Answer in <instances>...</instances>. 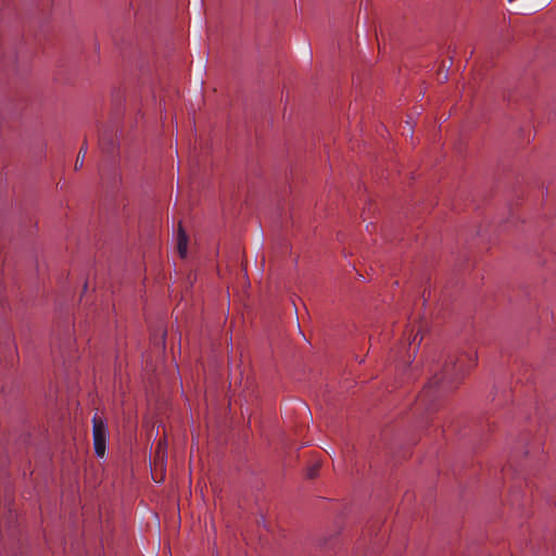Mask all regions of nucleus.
Returning <instances> with one entry per match:
<instances>
[{
  "mask_svg": "<svg viewBox=\"0 0 556 556\" xmlns=\"http://www.w3.org/2000/svg\"><path fill=\"white\" fill-rule=\"evenodd\" d=\"M477 364V354L462 352L450 355L439 371H435L422 392V400L431 397L434 392L448 391L458 386L465 375Z\"/></svg>",
  "mask_w": 556,
  "mask_h": 556,
  "instance_id": "nucleus-1",
  "label": "nucleus"
},
{
  "mask_svg": "<svg viewBox=\"0 0 556 556\" xmlns=\"http://www.w3.org/2000/svg\"><path fill=\"white\" fill-rule=\"evenodd\" d=\"M92 424L94 452L98 456L102 457L104 456L106 448V426L98 415L93 416Z\"/></svg>",
  "mask_w": 556,
  "mask_h": 556,
  "instance_id": "nucleus-2",
  "label": "nucleus"
},
{
  "mask_svg": "<svg viewBox=\"0 0 556 556\" xmlns=\"http://www.w3.org/2000/svg\"><path fill=\"white\" fill-rule=\"evenodd\" d=\"M188 249V236L184 230L182 226L179 225L178 236H177V250L181 257H186Z\"/></svg>",
  "mask_w": 556,
  "mask_h": 556,
  "instance_id": "nucleus-3",
  "label": "nucleus"
},
{
  "mask_svg": "<svg viewBox=\"0 0 556 556\" xmlns=\"http://www.w3.org/2000/svg\"><path fill=\"white\" fill-rule=\"evenodd\" d=\"M86 153H87V146L84 144L79 152H78V155H77V159H76V162H75V169H79L83 167V164H84V161H85V156H86Z\"/></svg>",
  "mask_w": 556,
  "mask_h": 556,
  "instance_id": "nucleus-4",
  "label": "nucleus"
},
{
  "mask_svg": "<svg viewBox=\"0 0 556 556\" xmlns=\"http://www.w3.org/2000/svg\"><path fill=\"white\" fill-rule=\"evenodd\" d=\"M318 468H319V465H315L312 468H309V470L307 472L308 478H311V479L314 478L317 475Z\"/></svg>",
  "mask_w": 556,
  "mask_h": 556,
  "instance_id": "nucleus-5",
  "label": "nucleus"
},
{
  "mask_svg": "<svg viewBox=\"0 0 556 556\" xmlns=\"http://www.w3.org/2000/svg\"><path fill=\"white\" fill-rule=\"evenodd\" d=\"M156 452H157L159 457L164 458V456H165V448L163 447V443L162 442H159L157 451Z\"/></svg>",
  "mask_w": 556,
  "mask_h": 556,
  "instance_id": "nucleus-6",
  "label": "nucleus"
},
{
  "mask_svg": "<svg viewBox=\"0 0 556 556\" xmlns=\"http://www.w3.org/2000/svg\"><path fill=\"white\" fill-rule=\"evenodd\" d=\"M418 333L414 337L413 342L414 343L417 340Z\"/></svg>",
  "mask_w": 556,
  "mask_h": 556,
  "instance_id": "nucleus-7",
  "label": "nucleus"
}]
</instances>
